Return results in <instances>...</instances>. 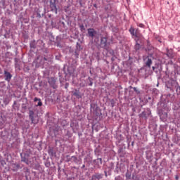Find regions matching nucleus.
Masks as SVG:
<instances>
[{
	"instance_id": "obj_1",
	"label": "nucleus",
	"mask_w": 180,
	"mask_h": 180,
	"mask_svg": "<svg viewBox=\"0 0 180 180\" xmlns=\"http://www.w3.org/2000/svg\"><path fill=\"white\" fill-rule=\"evenodd\" d=\"M11 169H12L13 172H16L17 171H19V169H22V167L19 163H13L11 165Z\"/></svg>"
},
{
	"instance_id": "obj_2",
	"label": "nucleus",
	"mask_w": 180,
	"mask_h": 180,
	"mask_svg": "<svg viewBox=\"0 0 180 180\" xmlns=\"http://www.w3.org/2000/svg\"><path fill=\"white\" fill-rule=\"evenodd\" d=\"M150 115H151V111L148 110V112L146 111H143L141 114H139V116L140 117H142V119H145V120H147Z\"/></svg>"
},
{
	"instance_id": "obj_3",
	"label": "nucleus",
	"mask_w": 180,
	"mask_h": 180,
	"mask_svg": "<svg viewBox=\"0 0 180 180\" xmlns=\"http://www.w3.org/2000/svg\"><path fill=\"white\" fill-rule=\"evenodd\" d=\"M108 44V38L106 37H101V44L103 46V47H106Z\"/></svg>"
},
{
	"instance_id": "obj_4",
	"label": "nucleus",
	"mask_w": 180,
	"mask_h": 180,
	"mask_svg": "<svg viewBox=\"0 0 180 180\" xmlns=\"http://www.w3.org/2000/svg\"><path fill=\"white\" fill-rule=\"evenodd\" d=\"M144 60L146 61V67H148V68H151V64H153V60H151V58H150V57L147 56Z\"/></svg>"
},
{
	"instance_id": "obj_5",
	"label": "nucleus",
	"mask_w": 180,
	"mask_h": 180,
	"mask_svg": "<svg viewBox=\"0 0 180 180\" xmlns=\"http://www.w3.org/2000/svg\"><path fill=\"white\" fill-rule=\"evenodd\" d=\"M88 34L89 37H94L95 34H96V31L93 28H89L88 29Z\"/></svg>"
},
{
	"instance_id": "obj_6",
	"label": "nucleus",
	"mask_w": 180,
	"mask_h": 180,
	"mask_svg": "<svg viewBox=\"0 0 180 180\" xmlns=\"http://www.w3.org/2000/svg\"><path fill=\"white\" fill-rule=\"evenodd\" d=\"M4 75L6 77L5 78L6 81H8L9 82V81L12 79V75H11V73L7 72L6 70L4 71Z\"/></svg>"
},
{
	"instance_id": "obj_7",
	"label": "nucleus",
	"mask_w": 180,
	"mask_h": 180,
	"mask_svg": "<svg viewBox=\"0 0 180 180\" xmlns=\"http://www.w3.org/2000/svg\"><path fill=\"white\" fill-rule=\"evenodd\" d=\"M34 115V112H33V110H30V119L32 121V123H35Z\"/></svg>"
},
{
	"instance_id": "obj_8",
	"label": "nucleus",
	"mask_w": 180,
	"mask_h": 180,
	"mask_svg": "<svg viewBox=\"0 0 180 180\" xmlns=\"http://www.w3.org/2000/svg\"><path fill=\"white\" fill-rule=\"evenodd\" d=\"M73 96H76V98H78V99H79V98H81V94H79V91L75 90V91L73 92Z\"/></svg>"
},
{
	"instance_id": "obj_9",
	"label": "nucleus",
	"mask_w": 180,
	"mask_h": 180,
	"mask_svg": "<svg viewBox=\"0 0 180 180\" xmlns=\"http://www.w3.org/2000/svg\"><path fill=\"white\" fill-rule=\"evenodd\" d=\"M102 178V175L101 174H95L92 176V180H95V179H101Z\"/></svg>"
},
{
	"instance_id": "obj_10",
	"label": "nucleus",
	"mask_w": 180,
	"mask_h": 180,
	"mask_svg": "<svg viewBox=\"0 0 180 180\" xmlns=\"http://www.w3.org/2000/svg\"><path fill=\"white\" fill-rule=\"evenodd\" d=\"M49 83L50 85H55L56 84V79L54 77H52L49 79Z\"/></svg>"
},
{
	"instance_id": "obj_11",
	"label": "nucleus",
	"mask_w": 180,
	"mask_h": 180,
	"mask_svg": "<svg viewBox=\"0 0 180 180\" xmlns=\"http://www.w3.org/2000/svg\"><path fill=\"white\" fill-rule=\"evenodd\" d=\"M135 50L137 51V50H139V49H141V46L140 45V44H139V42L136 43V45L134 46Z\"/></svg>"
},
{
	"instance_id": "obj_12",
	"label": "nucleus",
	"mask_w": 180,
	"mask_h": 180,
	"mask_svg": "<svg viewBox=\"0 0 180 180\" xmlns=\"http://www.w3.org/2000/svg\"><path fill=\"white\" fill-rule=\"evenodd\" d=\"M135 32H136V30H134V28L131 27V28L129 29V33H131V34L132 36L134 35Z\"/></svg>"
},
{
	"instance_id": "obj_13",
	"label": "nucleus",
	"mask_w": 180,
	"mask_h": 180,
	"mask_svg": "<svg viewBox=\"0 0 180 180\" xmlns=\"http://www.w3.org/2000/svg\"><path fill=\"white\" fill-rule=\"evenodd\" d=\"M133 36H135V37H139L140 36V32H139V31L136 30Z\"/></svg>"
},
{
	"instance_id": "obj_14",
	"label": "nucleus",
	"mask_w": 180,
	"mask_h": 180,
	"mask_svg": "<svg viewBox=\"0 0 180 180\" xmlns=\"http://www.w3.org/2000/svg\"><path fill=\"white\" fill-rule=\"evenodd\" d=\"M21 161H22V162H26V164H27L28 160L26 158H22Z\"/></svg>"
},
{
	"instance_id": "obj_15",
	"label": "nucleus",
	"mask_w": 180,
	"mask_h": 180,
	"mask_svg": "<svg viewBox=\"0 0 180 180\" xmlns=\"http://www.w3.org/2000/svg\"><path fill=\"white\" fill-rule=\"evenodd\" d=\"M31 49H35L36 46L34 45V41L32 42L30 44Z\"/></svg>"
},
{
	"instance_id": "obj_16",
	"label": "nucleus",
	"mask_w": 180,
	"mask_h": 180,
	"mask_svg": "<svg viewBox=\"0 0 180 180\" xmlns=\"http://www.w3.org/2000/svg\"><path fill=\"white\" fill-rule=\"evenodd\" d=\"M79 27H80V30H81L82 32L83 30H85V27L84 26V25H80Z\"/></svg>"
},
{
	"instance_id": "obj_17",
	"label": "nucleus",
	"mask_w": 180,
	"mask_h": 180,
	"mask_svg": "<svg viewBox=\"0 0 180 180\" xmlns=\"http://www.w3.org/2000/svg\"><path fill=\"white\" fill-rule=\"evenodd\" d=\"M37 106H43V103H41V100L39 101Z\"/></svg>"
},
{
	"instance_id": "obj_18",
	"label": "nucleus",
	"mask_w": 180,
	"mask_h": 180,
	"mask_svg": "<svg viewBox=\"0 0 180 180\" xmlns=\"http://www.w3.org/2000/svg\"><path fill=\"white\" fill-rule=\"evenodd\" d=\"M72 160L74 161V162H77V157L72 156Z\"/></svg>"
},
{
	"instance_id": "obj_19",
	"label": "nucleus",
	"mask_w": 180,
	"mask_h": 180,
	"mask_svg": "<svg viewBox=\"0 0 180 180\" xmlns=\"http://www.w3.org/2000/svg\"><path fill=\"white\" fill-rule=\"evenodd\" d=\"M40 100V98H38L37 97H35L34 98V102H37V101H39Z\"/></svg>"
},
{
	"instance_id": "obj_20",
	"label": "nucleus",
	"mask_w": 180,
	"mask_h": 180,
	"mask_svg": "<svg viewBox=\"0 0 180 180\" xmlns=\"http://www.w3.org/2000/svg\"><path fill=\"white\" fill-rule=\"evenodd\" d=\"M131 176L129 174H126L127 179H130Z\"/></svg>"
},
{
	"instance_id": "obj_21",
	"label": "nucleus",
	"mask_w": 180,
	"mask_h": 180,
	"mask_svg": "<svg viewBox=\"0 0 180 180\" xmlns=\"http://www.w3.org/2000/svg\"><path fill=\"white\" fill-rule=\"evenodd\" d=\"M139 27H144V24H139Z\"/></svg>"
},
{
	"instance_id": "obj_22",
	"label": "nucleus",
	"mask_w": 180,
	"mask_h": 180,
	"mask_svg": "<svg viewBox=\"0 0 180 180\" xmlns=\"http://www.w3.org/2000/svg\"><path fill=\"white\" fill-rule=\"evenodd\" d=\"M134 91L135 92H139V91L137 90V88H136V87H134Z\"/></svg>"
},
{
	"instance_id": "obj_23",
	"label": "nucleus",
	"mask_w": 180,
	"mask_h": 180,
	"mask_svg": "<svg viewBox=\"0 0 180 180\" xmlns=\"http://www.w3.org/2000/svg\"><path fill=\"white\" fill-rule=\"evenodd\" d=\"M153 71L155 70V68L154 66L152 67Z\"/></svg>"
},
{
	"instance_id": "obj_24",
	"label": "nucleus",
	"mask_w": 180,
	"mask_h": 180,
	"mask_svg": "<svg viewBox=\"0 0 180 180\" xmlns=\"http://www.w3.org/2000/svg\"><path fill=\"white\" fill-rule=\"evenodd\" d=\"M44 60H45V61H47V59L46 58H44Z\"/></svg>"
},
{
	"instance_id": "obj_25",
	"label": "nucleus",
	"mask_w": 180,
	"mask_h": 180,
	"mask_svg": "<svg viewBox=\"0 0 180 180\" xmlns=\"http://www.w3.org/2000/svg\"><path fill=\"white\" fill-rule=\"evenodd\" d=\"M83 168H85V165H83Z\"/></svg>"
},
{
	"instance_id": "obj_26",
	"label": "nucleus",
	"mask_w": 180,
	"mask_h": 180,
	"mask_svg": "<svg viewBox=\"0 0 180 180\" xmlns=\"http://www.w3.org/2000/svg\"><path fill=\"white\" fill-rule=\"evenodd\" d=\"M90 85L92 86V83H91Z\"/></svg>"
},
{
	"instance_id": "obj_27",
	"label": "nucleus",
	"mask_w": 180,
	"mask_h": 180,
	"mask_svg": "<svg viewBox=\"0 0 180 180\" xmlns=\"http://www.w3.org/2000/svg\"><path fill=\"white\" fill-rule=\"evenodd\" d=\"M176 179H178V176H176Z\"/></svg>"
},
{
	"instance_id": "obj_28",
	"label": "nucleus",
	"mask_w": 180,
	"mask_h": 180,
	"mask_svg": "<svg viewBox=\"0 0 180 180\" xmlns=\"http://www.w3.org/2000/svg\"><path fill=\"white\" fill-rule=\"evenodd\" d=\"M94 6H96V4H94Z\"/></svg>"
},
{
	"instance_id": "obj_29",
	"label": "nucleus",
	"mask_w": 180,
	"mask_h": 180,
	"mask_svg": "<svg viewBox=\"0 0 180 180\" xmlns=\"http://www.w3.org/2000/svg\"><path fill=\"white\" fill-rule=\"evenodd\" d=\"M179 89H180V86H179Z\"/></svg>"
}]
</instances>
